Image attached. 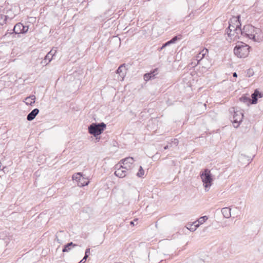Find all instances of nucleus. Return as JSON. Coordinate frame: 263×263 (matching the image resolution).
I'll use <instances>...</instances> for the list:
<instances>
[{"label": "nucleus", "mask_w": 263, "mask_h": 263, "mask_svg": "<svg viewBox=\"0 0 263 263\" xmlns=\"http://www.w3.org/2000/svg\"><path fill=\"white\" fill-rule=\"evenodd\" d=\"M137 220H138L137 219H134V220L131 221L130 222V224L132 225V226H135L134 222H135V221H137Z\"/></svg>", "instance_id": "nucleus-34"}, {"label": "nucleus", "mask_w": 263, "mask_h": 263, "mask_svg": "<svg viewBox=\"0 0 263 263\" xmlns=\"http://www.w3.org/2000/svg\"><path fill=\"white\" fill-rule=\"evenodd\" d=\"M72 179L76 180L78 182V186L80 187L87 185V183L86 182H81V180H84V177L82 176L81 173H78L74 174L72 176Z\"/></svg>", "instance_id": "nucleus-9"}, {"label": "nucleus", "mask_w": 263, "mask_h": 263, "mask_svg": "<svg viewBox=\"0 0 263 263\" xmlns=\"http://www.w3.org/2000/svg\"><path fill=\"white\" fill-rule=\"evenodd\" d=\"M36 97L34 95H30L25 98V103L27 105H32L35 103Z\"/></svg>", "instance_id": "nucleus-18"}, {"label": "nucleus", "mask_w": 263, "mask_h": 263, "mask_svg": "<svg viewBox=\"0 0 263 263\" xmlns=\"http://www.w3.org/2000/svg\"><path fill=\"white\" fill-rule=\"evenodd\" d=\"M243 117V114L241 111H234L232 121L234 127L237 128L239 127L240 123L242 121Z\"/></svg>", "instance_id": "nucleus-7"}, {"label": "nucleus", "mask_w": 263, "mask_h": 263, "mask_svg": "<svg viewBox=\"0 0 263 263\" xmlns=\"http://www.w3.org/2000/svg\"><path fill=\"white\" fill-rule=\"evenodd\" d=\"M167 148H168V145H166L164 147V149H167Z\"/></svg>", "instance_id": "nucleus-38"}, {"label": "nucleus", "mask_w": 263, "mask_h": 263, "mask_svg": "<svg viewBox=\"0 0 263 263\" xmlns=\"http://www.w3.org/2000/svg\"><path fill=\"white\" fill-rule=\"evenodd\" d=\"M28 26H24L21 23H17L13 27L12 32H8L5 33V36H7L8 34H11L15 33V34H24L27 32L28 30Z\"/></svg>", "instance_id": "nucleus-6"}, {"label": "nucleus", "mask_w": 263, "mask_h": 263, "mask_svg": "<svg viewBox=\"0 0 263 263\" xmlns=\"http://www.w3.org/2000/svg\"><path fill=\"white\" fill-rule=\"evenodd\" d=\"M125 68V66L124 64L120 65L117 70V73L120 74L122 72L123 69Z\"/></svg>", "instance_id": "nucleus-27"}, {"label": "nucleus", "mask_w": 263, "mask_h": 263, "mask_svg": "<svg viewBox=\"0 0 263 263\" xmlns=\"http://www.w3.org/2000/svg\"><path fill=\"white\" fill-rule=\"evenodd\" d=\"M208 217L206 216H202L198 219V223L197 224H199V226L200 224H203L206 220H208Z\"/></svg>", "instance_id": "nucleus-23"}, {"label": "nucleus", "mask_w": 263, "mask_h": 263, "mask_svg": "<svg viewBox=\"0 0 263 263\" xmlns=\"http://www.w3.org/2000/svg\"><path fill=\"white\" fill-rule=\"evenodd\" d=\"M239 100L244 103H246L247 105L251 104V99L245 96H242L241 97H240L239 98Z\"/></svg>", "instance_id": "nucleus-21"}, {"label": "nucleus", "mask_w": 263, "mask_h": 263, "mask_svg": "<svg viewBox=\"0 0 263 263\" xmlns=\"http://www.w3.org/2000/svg\"><path fill=\"white\" fill-rule=\"evenodd\" d=\"M158 73V69L155 68L153 70H151L149 72L146 73L144 74L143 78L145 81H148L152 79L155 78L156 75Z\"/></svg>", "instance_id": "nucleus-10"}, {"label": "nucleus", "mask_w": 263, "mask_h": 263, "mask_svg": "<svg viewBox=\"0 0 263 263\" xmlns=\"http://www.w3.org/2000/svg\"><path fill=\"white\" fill-rule=\"evenodd\" d=\"M196 11V10L192 11L187 16H186V18L190 17V18H193Z\"/></svg>", "instance_id": "nucleus-31"}, {"label": "nucleus", "mask_w": 263, "mask_h": 263, "mask_svg": "<svg viewBox=\"0 0 263 263\" xmlns=\"http://www.w3.org/2000/svg\"><path fill=\"white\" fill-rule=\"evenodd\" d=\"M127 170H128V168H127V166L120 165L119 168H117L114 174L116 176L119 178H123L126 176Z\"/></svg>", "instance_id": "nucleus-8"}, {"label": "nucleus", "mask_w": 263, "mask_h": 263, "mask_svg": "<svg viewBox=\"0 0 263 263\" xmlns=\"http://www.w3.org/2000/svg\"><path fill=\"white\" fill-rule=\"evenodd\" d=\"M144 174V171L141 166H140L138 172L137 173V176L139 177H142Z\"/></svg>", "instance_id": "nucleus-26"}, {"label": "nucleus", "mask_w": 263, "mask_h": 263, "mask_svg": "<svg viewBox=\"0 0 263 263\" xmlns=\"http://www.w3.org/2000/svg\"><path fill=\"white\" fill-rule=\"evenodd\" d=\"M84 180H81V182H86L87 183V185H88V183H89V181H88V180H87V179H86V178H85V177H84Z\"/></svg>", "instance_id": "nucleus-35"}, {"label": "nucleus", "mask_w": 263, "mask_h": 263, "mask_svg": "<svg viewBox=\"0 0 263 263\" xmlns=\"http://www.w3.org/2000/svg\"><path fill=\"white\" fill-rule=\"evenodd\" d=\"M171 44V43L170 42V41L165 42V43H164L162 46H161V47L160 48V49H162L163 48H164L165 47L167 46H169Z\"/></svg>", "instance_id": "nucleus-32"}, {"label": "nucleus", "mask_w": 263, "mask_h": 263, "mask_svg": "<svg viewBox=\"0 0 263 263\" xmlns=\"http://www.w3.org/2000/svg\"><path fill=\"white\" fill-rule=\"evenodd\" d=\"M236 29V26L233 25L232 24H229V26L228 28L226 29V32L228 35L229 37H231V33H233L235 29Z\"/></svg>", "instance_id": "nucleus-20"}, {"label": "nucleus", "mask_w": 263, "mask_h": 263, "mask_svg": "<svg viewBox=\"0 0 263 263\" xmlns=\"http://www.w3.org/2000/svg\"><path fill=\"white\" fill-rule=\"evenodd\" d=\"M208 64V63H206H206H204V65H206V64Z\"/></svg>", "instance_id": "nucleus-39"}, {"label": "nucleus", "mask_w": 263, "mask_h": 263, "mask_svg": "<svg viewBox=\"0 0 263 263\" xmlns=\"http://www.w3.org/2000/svg\"><path fill=\"white\" fill-rule=\"evenodd\" d=\"M255 27L251 25H245L242 28V33L243 36L249 39L256 41L255 33H254Z\"/></svg>", "instance_id": "nucleus-5"}, {"label": "nucleus", "mask_w": 263, "mask_h": 263, "mask_svg": "<svg viewBox=\"0 0 263 263\" xmlns=\"http://www.w3.org/2000/svg\"><path fill=\"white\" fill-rule=\"evenodd\" d=\"M89 253H90V249L89 248L86 249L85 250V255L84 256V259H87V258L89 256Z\"/></svg>", "instance_id": "nucleus-30"}, {"label": "nucleus", "mask_w": 263, "mask_h": 263, "mask_svg": "<svg viewBox=\"0 0 263 263\" xmlns=\"http://www.w3.org/2000/svg\"><path fill=\"white\" fill-rule=\"evenodd\" d=\"M263 94L262 92L258 91L257 89H255L254 92L251 95V104H255L257 102L258 98H262Z\"/></svg>", "instance_id": "nucleus-11"}, {"label": "nucleus", "mask_w": 263, "mask_h": 263, "mask_svg": "<svg viewBox=\"0 0 263 263\" xmlns=\"http://www.w3.org/2000/svg\"><path fill=\"white\" fill-rule=\"evenodd\" d=\"M179 39H180V37H179L178 36H175L171 39L170 41L171 43V44H172L175 43L176 41Z\"/></svg>", "instance_id": "nucleus-28"}, {"label": "nucleus", "mask_w": 263, "mask_h": 263, "mask_svg": "<svg viewBox=\"0 0 263 263\" xmlns=\"http://www.w3.org/2000/svg\"><path fill=\"white\" fill-rule=\"evenodd\" d=\"M240 18V15H238L237 16H233L229 20V24H232V25H235L236 26H241Z\"/></svg>", "instance_id": "nucleus-14"}, {"label": "nucleus", "mask_w": 263, "mask_h": 263, "mask_svg": "<svg viewBox=\"0 0 263 263\" xmlns=\"http://www.w3.org/2000/svg\"><path fill=\"white\" fill-rule=\"evenodd\" d=\"M53 55V54L51 53V51H50L46 54L42 63L45 65L48 64L51 61Z\"/></svg>", "instance_id": "nucleus-17"}, {"label": "nucleus", "mask_w": 263, "mask_h": 263, "mask_svg": "<svg viewBox=\"0 0 263 263\" xmlns=\"http://www.w3.org/2000/svg\"><path fill=\"white\" fill-rule=\"evenodd\" d=\"M250 48L246 44L237 45L234 48V53L238 58H245L249 55Z\"/></svg>", "instance_id": "nucleus-3"}, {"label": "nucleus", "mask_w": 263, "mask_h": 263, "mask_svg": "<svg viewBox=\"0 0 263 263\" xmlns=\"http://www.w3.org/2000/svg\"><path fill=\"white\" fill-rule=\"evenodd\" d=\"M77 244L73 243L72 242H69L65 245L62 250L63 252H68L72 248L77 246Z\"/></svg>", "instance_id": "nucleus-16"}, {"label": "nucleus", "mask_w": 263, "mask_h": 263, "mask_svg": "<svg viewBox=\"0 0 263 263\" xmlns=\"http://www.w3.org/2000/svg\"><path fill=\"white\" fill-rule=\"evenodd\" d=\"M260 32H261V30H260V29L259 28H255V29H254L255 35L256 34H259Z\"/></svg>", "instance_id": "nucleus-33"}, {"label": "nucleus", "mask_w": 263, "mask_h": 263, "mask_svg": "<svg viewBox=\"0 0 263 263\" xmlns=\"http://www.w3.org/2000/svg\"><path fill=\"white\" fill-rule=\"evenodd\" d=\"M106 125L104 122L93 123L88 128V132L94 137L101 135L106 128Z\"/></svg>", "instance_id": "nucleus-2"}, {"label": "nucleus", "mask_w": 263, "mask_h": 263, "mask_svg": "<svg viewBox=\"0 0 263 263\" xmlns=\"http://www.w3.org/2000/svg\"><path fill=\"white\" fill-rule=\"evenodd\" d=\"M200 177L205 187V191H208L210 187L212 185L213 178L210 171L205 169L200 173Z\"/></svg>", "instance_id": "nucleus-4"}, {"label": "nucleus", "mask_w": 263, "mask_h": 263, "mask_svg": "<svg viewBox=\"0 0 263 263\" xmlns=\"http://www.w3.org/2000/svg\"><path fill=\"white\" fill-rule=\"evenodd\" d=\"M221 213L226 218H229L231 217V209L229 208H223L221 209Z\"/></svg>", "instance_id": "nucleus-19"}, {"label": "nucleus", "mask_w": 263, "mask_h": 263, "mask_svg": "<svg viewBox=\"0 0 263 263\" xmlns=\"http://www.w3.org/2000/svg\"><path fill=\"white\" fill-rule=\"evenodd\" d=\"M208 50L206 48H204L197 54L195 59L198 62H200V66H201V71L203 72H205L210 68L211 65L207 58L208 57Z\"/></svg>", "instance_id": "nucleus-1"}, {"label": "nucleus", "mask_w": 263, "mask_h": 263, "mask_svg": "<svg viewBox=\"0 0 263 263\" xmlns=\"http://www.w3.org/2000/svg\"><path fill=\"white\" fill-rule=\"evenodd\" d=\"M135 160L133 157H128L121 160L123 166H127V168H130V165L134 162Z\"/></svg>", "instance_id": "nucleus-12"}, {"label": "nucleus", "mask_w": 263, "mask_h": 263, "mask_svg": "<svg viewBox=\"0 0 263 263\" xmlns=\"http://www.w3.org/2000/svg\"><path fill=\"white\" fill-rule=\"evenodd\" d=\"M197 221L194 222V225L191 224L190 227H187V228L191 232L195 231L198 227H199V224H196Z\"/></svg>", "instance_id": "nucleus-22"}, {"label": "nucleus", "mask_w": 263, "mask_h": 263, "mask_svg": "<svg viewBox=\"0 0 263 263\" xmlns=\"http://www.w3.org/2000/svg\"><path fill=\"white\" fill-rule=\"evenodd\" d=\"M86 259H84V258L83 257L82 260H80V261L79 263H84L86 261Z\"/></svg>", "instance_id": "nucleus-36"}, {"label": "nucleus", "mask_w": 263, "mask_h": 263, "mask_svg": "<svg viewBox=\"0 0 263 263\" xmlns=\"http://www.w3.org/2000/svg\"><path fill=\"white\" fill-rule=\"evenodd\" d=\"M190 65L192 67H194L197 65H200V62H198L196 60L194 59L190 63ZM199 67L201 68V66H199Z\"/></svg>", "instance_id": "nucleus-25"}, {"label": "nucleus", "mask_w": 263, "mask_h": 263, "mask_svg": "<svg viewBox=\"0 0 263 263\" xmlns=\"http://www.w3.org/2000/svg\"><path fill=\"white\" fill-rule=\"evenodd\" d=\"M239 34L243 36V33H242V29L241 28V26H236L235 31H234L233 33H231V37L233 36H234V39L237 37L239 38Z\"/></svg>", "instance_id": "nucleus-15"}, {"label": "nucleus", "mask_w": 263, "mask_h": 263, "mask_svg": "<svg viewBox=\"0 0 263 263\" xmlns=\"http://www.w3.org/2000/svg\"><path fill=\"white\" fill-rule=\"evenodd\" d=\"M7 17L8 16L7 15H3V14L0 15V25H3L4 24H5L6 23V22L7 19Z\"/></svg>", "instance_id": "nucleus-24"}, {"label": "nucleus", "mask_w": 263, "mask_h": 263, "mask_svg": "<svg viewBox=\"0 0 263 263\" xmlns=\"http://www.w3.org/2000/svg\"><path fill=\"white\" fill-rule=\"evenodd\" d=\"M179 39H180V37H179L178 36H175L171 39L170 41L171 43V44H172L175 43L176 41Z\"/></svg>", "instance_id": "nucleus-29"}, {"label": "nucleus", "mask_w": 263, "mask_h": 263, "mask_svg": "<svg viewBox=\"0 0 263 263\" xmlns=\"http://www.w3.org/2000/svg\"><path fill=\"white\" fill-rule=\"evenodd\" d=\"M39 111H40L38 108H34L28 114L27 116V120L29 121L33 120L39 113Z\"/></svg>", "instance_id": "nucleus-13"}, {"label": "nucleus", "mask_w": 263, "mask_h": 263, "mask_svg": "<svg viewBox=\"0 0 263 263\" xmlns=\"http://www.w3.org/2000/svg\"><path fill=\"white\" fill-rule=\"evenodd\" d=\"M233 77L237 78V73H236V72H234V73H233Z\"/></svg>", "instance_id": "nucleus-37"}]
</instances>
